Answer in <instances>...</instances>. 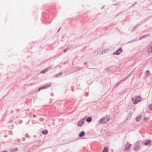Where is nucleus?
<instances>
[{
    "label": "nucleus",
    "instance_id": "f257e3e1",
    "mask_svg": "<svg viewBox=\"0 0 152 152\" xmlns=\"http://www.w3.org/2000/svg\"><path fill=\"white\" fill-rule=\"evenodd\" d=\"M110 117L109 115H106L102 118L99 121V124H103L109 121Z\"/></svg>",
    "mask_w": 152,
    "mask_h": 152
},
{
    "label": "nucleus",
    "instance_id": "f03ea898",
    "mask_svg": "<svg viewBox=\"0 0 152 152\" xmlns=\"http://www.w3.org/2000/svg\"><path fill=\"white\" fill-rule=\"evenodd\" d=\"M132 100L134 104H136L141 101V97L139 96H135L132 99Z\"/></svg>",
    "mask_w": 152,
    "mask_h": 152
},
{
    "label": "nucleus",
    "instance_id": "7ed1b4c3",
    "mask_svg": "<svg viewBox=\"0 0 152 152\" xmlns=\"http://www.w3.org/2000/svg\"><path fill=\"white\" fill-rule=\"evenodd\" d=\"M86 118V117H85L79 121L77 123L78 126L80 127L83 126L85 123V120Z\"/></svg>",
    "mask_w": 152,
    "mask_h": 152
},
{
    "label": "nucleus",
    "instance_id": "20e7f679",
    "mask_svg": "<svg viewBox=\"0 0 152 152\" xmlns=\"http://www.w3.org/2000/svg\"><path fill=\"white\" fill-rule=\"evenodd\" d=\"M141 149V147L139 144H137L135 145L134 149L136 151H139Z\"/></svg>",
    "mask_w": 152,
    "mask_h": 152
},
{
    "label": "nucleus",
    "instance_id": "39448f33",
    "mask_svg": "<svg viewBox=\"0 0 152 152\" xmlns=\"http://www.w3.org/2000/svg\"><path fill=\"white\" fill-rule=\"evenodd\" d=\"M131 146V144L127 143L125 145V148L124 149L125 151H127L129 150Z\"/></svg>",
    "mask_w": 152,
    "mask_h": 152
},
{
    "label": "nucleus",
    "instance_id": "423d86ee",
    "mask_svg": "<svg viewBox=\"0 0 152 152\" xmlns=\"http://www.w3.org/2000/svg\"><path fill=\"white\" fill-rule=\"evenodd\" d=\"M151 142V141L150 140H146L143 141L144 144L145 145H149Z\"/></svg>",
    "mask_w": 152,
    "mask_h": 152
},
{
    "label": "nucleus",
    "instance_id": "0eeeda50",
    "mask_svg": "<svg viewBox=\"0 0 152 152\" xmlns=\"http://www.w3.org/2000/svg\"><path fill=\"white\" fill-rule=\"evenodd\" d=\"M141 118L142 116L141 115H138L135 118L136 121L137 122L140 121L141 120Z\"/></svg>",
    "mask_w": 152,
    "mask_h": 152
},
{
    "label": "nucleus",
    "instance_id": "6e6552de",
    "mask_svg": "<svg viewBox=\"0 0 152 152\" xmlns=\"http://www.w3.org/2000/svg\"><path fill=\"white\" fill-rule=\"evenodd\" d=\"M85 134V132L84 131H81L79 133V136L80 137H81L84 136Z\"/></svg>",
    "mask_w": 152,
    "mask_h": 152
},
{
    "label": "nucleus",
    "instance_id": "1a4fd4ad",
    "mask_svg": "<svg viewBox=\"0 0 152 152\" xmlns=\"http://www.w3.org/2000/svg\"><path fill=\"white\" fill-rule=\"evenodd\" d=\"M122 50L121 48L117 50L115 53H113L114 54H116L117 55H118L122 52Z\"/></svg>",
    "mask_w": 152,
    "mask_h": 152
},
{
    "label": "nucleus",
    "instance_id": "9d476101",
    "mask_svg": "<svg viewBox=\"0 0 152 152\" xmlns=\"http://www.w3.org/2000/svg\"><path fill=\"white\" fill-rule=\"evenodd\" d=\"M50 86H42V87H40L39 88H38V91H39L40 90L42 89H45Z\"/></svg>",
    "mask_w": 152,
    "mask_h": 152
},
{
    "label": "nucleus",
    "instance_id": "9b49d317",
    "mask_svg": "<svg viewBox=\"0 0 152 152\" xmlns=\"http://www.w3.org/2000/svg\"><path fill=\"white\" fill-rule=\"evenodd\" d=\"M132 113L131 111L129 113V116H128L127 119L130 120L131 119V117L132 116Z\"/></svg>",
    "mask_w": 152,
    "mask_h": 152
},
{
    "label": "nucleus",
    "instance_id": "f8f14e48",
    "mask_svg": "<svg viewBox=\"0 0 152 152\" xmlns=\"http://www.w3.org/2000/svg\"><path fill=\"white\" fill-rule=\"evenodd\" d=\"M92 119V118L90 116L86 118V121L87 122L90 123Z\"/></svg>",
    "mask_w": 152,
    "mask_h": 152
},
{
    "label": "nucleus",
    "instance_id": "ddd939ff",
    "mask_svg": "<svg viewBox=\"0 0 152 152\" xmlns=\"http://www.w3.org/2000/svg\"><path fill=\"white\" fill-rule=\"evenodd\" d=\"M18 150V148H12L10 150L11 152H16Z\"/></svg>",
    "mask_w": 152,
    "mask_h": 152
},
{
    "label": "nucleus",
    "instance_id": "4468645a",
    "mask_svg": "<svg viewBox=\"0 0 152 152\" xmlns=\"http://www.w3.org/2000/svg\"><path fill=\"white\" fill-rule=\"evenodd\" d=\"M42 133L44 135L48 133V131L46 129L43 130L42 131Z\"/></svg>",
    "mask_w": 152,
    "mask_h": 152
},
{
    "label": "nucleus",
    "instance_id": "2eb2a0df",
    "mask_svg": "<svg viewBox=\"0 0 152 152\" xmlns=\"http://www.w3.org/2000/svg\"><path fill=\"white\" fill-rule=\"evenodd\" d=\"M147 51L149 53H150L152 51V46L148 48Z\"/></svg>",
    "mask_w": 152,
    "mask_h": 152
},
{
    "label": "nucleus",
    "instance_id": "dca6fc26",
    "mask_svg": "<svg viewBox=\"0 0 152 152\" xmlns=\"http://www.w3.org/2000/svg\"><path fill=\"white\" fill-rule=\"evenodd\" d=\"M108 149L107 147H105L104 148L102 152H108Z\"/></svg>",
    "mask_w": 152,
    "mask_h": 152
},
{
    "label": "nucleus",
    "instance_id": "f3484780",
    "mask_svg": "<svg viewBox=\"0 0 152 152\" xmlns=\"http://www.w3.org/2000/svg\"><path fill=\"white\" fill-rule=\"evenodd\" d=\"M150 73V72L149 70H147L146 71L145 73V75L146 76H148Z\"/></svg>",
    "mask_w": 152,
    "mask_h": 152
},
{
    "label": "nucleus",
    "instance_id": "a211bd4d",
    "mask_svg": "<svg viewBox=\"0 0 152 152\" xmlns=\"http://www.w3.org/2000/svg\"><path fill=\"white\" fill-rule=\"evenodd\" d=\"M148 107L150 110H152V104H149L148 106Z\"/></svg>",
    "mask_w": 152,
    "mask_h": 152
},
{
    "label": "nucleus",
    "instance_id": "6ab92c4d",
    "mask_svg": "<svg viewBox=\"0 0 152 152\" xmlns=\"http://www.w3.org/2000/svg\"><path fill=\"white\" fill-rule=\"evenodd\" d=\"M47 71V69L44 70L42 72L43 73H45Z\"/></svg>",
    "mask_w": 152,
    "mask_h": 152
},
{
    "label": "nucleus",
    "instance_id": "aec40b11",
    "mask_svg": "<svg viewBox=\"0 0 152 152\" xmlns=\"http://www.w3.org/2000/svg\"><path fill=\"white\" fill-rule=\"evenodd\" d=\"M88 93H87V92H86L85 94V96H87L88 95Z\"/></svg>",
    "mask_w": 152,
    "mask_h": 152
},
{
    "label": "nucleus",
    "instance_id": "412c9836",
    "mask_svg": "<svg viewBox=\"0 0 152 152\" xmlns=\"http://www.w3.org/2000/svg\"><path fill=\"white\" fill-rule=\"evenodd\" d=\"M33 116L35 118V117H36V115H33Z\"/></svg>",
    "mask_w": 152,
    "mask_h": 152
},
{
    "label": "nucleus",
    "instance_id": "4be33fe9",
    "mask_svg": "<svg viewBox=\"0 0 152 152\" xmlns=\"http://www.w3.org/2000/svg\"><path fill=\"white\" fill-rule=\"evenodd\" d=\"M76 87V88L77 89H80V88H78L77 87V86H75Z\"/></svg>",
    "mask_w": 152,
    "mask_h": 152
},
{
    "label": "nucleus",
    "instance_id": "5701e85b",
    "mask_svg": "<svg viewBox=\"0 0 152 152\" xmlns=\"http://www.w3.org/2000/svg\"><path fill=\"white\" fill-rule=\"evenodd\" d=\"M144 120H148V119H147V118H146V117H144Z\"/></svg>",
    "mask_w": 152,
    "mask_h": 152
},
{
    "label": "nucleus",
    "instance_id": "b1692460",
    "mask_svg": "<svg viewBox=\"0 0 152 152\" xmlns=\"http://www.w3.org/2000/svg\"><path fill=\"white\" fill-rule=\"evenodd\" d=\"M28 134H26V137H28Z\"/></svg>",
    "mask_w": 152,
    "mask_h": 152
},
{
    "label": "nucleus",
    "instance_id": "393cba45",
    "mask_svg": "<svg viewBox=\"0 0 152 152\" xmlns=\"http://www.w3.org/2000/svg\"><path fill=\"white\" fill-rule=\"evenodd\" d=\"M53 94V93H51V95H52V94Z\"/></svg>",
    "mask_w": 152,
    "mask_h": 152
},
{
    "label": "nucleus",
    "instance_id": "a878e982",
    "mask_svg": "<svg viewBox=\"0 0 152 152\" xmlns=\"http://www.w3.org/2000/svg\"><path fill=\"white\" fill-rule=\"evenodd\" d=\"M72 91H73V89H72Z\"/></svg>",
    "mask_w": 152,
    "mask_h": 152
}]
</instances>
